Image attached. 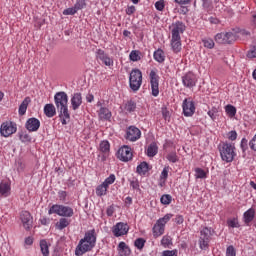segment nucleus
Returning <instances> with one entry per match:
<instances>
[{
	"label": "nucleus",
	"mask_w": 256,
	"mask_h": 256,
	"mask_svg": "<svg viewBox=\"0 0 256 256\" xmlns=\"http://www.w3.org/2000/svg\"><path fill=\"white\" fill-rule=\"evenodd\" d=\"M55 105L59 113L62 125H67L71 121V114H69V96L65 92H57L54 96Z\"/></svg>",
	"instance_id": "obj_1"
},
{
	"label": "nucleus",
	"mask_w": 256,
	"mask_h": 256,
	"mask_svg": "<svg viewBox=\"0 0 256 256\" xmlns=\"http://www.w3.org/2000/svg\"><path fill=\"white\" fill-rule=\"evenodd\" d=\"M97 243V234H95V229L89 230L85 233L84 238H82L75 250L76 256L85 255L89 251H93Z\"/></svg>",
	"instance_id": "obj_2"
},
{
	"label": "nucleus",
	"mask_w": 256,
	"mask_h": 256,
	"mask_svg": "<svg viewBox=\"0 0 256 256\" xmlns=\"http://www.w3.org/2000/svg\"><path fill=\"white\" fill-rule=\"evenodd\" d=\"M219 151L222 161H225L226 163H232L233 159H235V156L237 155L235 153V144L227 142L222 144Z\"/></svg>",
	"instance_id": "obj_3"
},
{
	"label": "nucleus",
	"mask_w": 256,
	"mask_h": 256,
	"mask_svg": "<svg viewBox=\"0 0 256 256\" xmlns=\"http://www.w3.org/2000/svg\"><path fill=\"white\" fill-rule=\"evenodd\" d=\"M59 215V217H73V208L65 205L54 204L48 210V215Z\"/></svg>",
	"instance_id": "obj_4"
},
{
	"label": "nucleus",
	"mask_w": 256,
	"mask_h": 256,
	"mask_svg": "<svg viewBox=\"0 0 256 256\" xmlns=\"http://www.w3.org/2000/svg\"><path fill=\"white\" fill-rule=\"evenodd\" d=\"M130 89L139 91L143 83V73L139 69H133L129 76Z\"/></svg>",
	"instance_id": "obj_5"
},
{
	"label": "nucleus",
	"mask_w": 256,
	"mask_h": 256,
	"mask_svg": "<svg viewBox=\"0 0 256 256\" xmlns=\"http://www.w3.org/2000/svg\"><path fill=\"white\" fill-rule=\"evenodd\" d=\"M216 43L220 45H231L237 41V35L233 32L218 33L214 37Z\"/></svg>",
	"instance_id": "obj_6"
},
{
	"label": "nucleus",
	"mask_w": 256,
	"mask_h": 256,
	"mask_svg": "<svg viewBox=\"0 0 256 256\" xmlns=\"http://www.w3.org/2000/svg\"><path fill=\"white\" fill-rule=\"evenodd\" d=\"M0 133L2 137H11L13 133H17V124L11 121H6L1 124Z\"/></svg>",
	"instance_id": "obj_7"
},
{
	"label": "nucleus",
	"mask_w": 256,
	"mask_h": 256,
	"mask_svg": "<svg viewBox=\"0 0 256 256\" xmlns=\"http://www.w3.org/2000/svg\"><path fill=\"white\" fill-rule=\"evenodd\" d=\"M117 158L124 163L131 161V159H133V152L131 151V147L124 145L119 148L117 152Z\"/></svg>",
	"instance_id": "obj_8"
},
{
	"label": "nucleus",
	"mask_w": 256,
	"mask_h": 256,
	"mask_svg": "<svg viewBox=\"0 0 256 256\" xmlns=\"http://www.w3.org/2000/svg\"><path fill=\"white\" fill-rule=\"evenodd\" d=\"M170 29H172V37H174V39H177L181 38V34L185 33V29H187V27L185 26V23L181 21H176L172 23Z\"/></svg>",
	"instance_id": "obj_9"
},
{
	"label": "nucleus",
	"mask_w": 256,
	"mask_h": 256,
	"mask_svg": "<svg viewBox=\"0 0 256 256\" xmlns=\"http://www.w3.org/2000/svg\"><path fill=\"white\" fill-rule=\"evenodd\" d=\"M182 109L185 117H193V115H195V102L191 99H184Z\"/></svg>",
	"instance_id": "obj_10"
},
{
	"label": "nucleus",
	"mask_w": 256,
	"mask_h": 256,
	"mask_svg": "<svg viewBox=\"0 0 256 256\" xmlns=\"http://www.w3.org/2000/svg\"><path fill=\"white\" fill-rule=\"evenodd\" d=\"M20 219L26 231H31V229H33V216H31L29 211H22L20 214Z\"/></svg>",
	"instance_id": "obj_11"
},
{
	"label": "nucleus",
	"mask_w": 256,
	"mask_h": 256,
	"mask_svg": "<svg viewBox=\"0 0 256 256\" xmlns=\"http://www.w3.org/2000/svg\"><path fill=\"white\" fill-rule=\"evenodd\" d=\"M182 83L187 89H193L197 85V76L193 72H188L182 77Z\"/></svg>",
	"instance_id": "obj_12"
},
{
	"label": "nucleus",
	"mask_w": 256,
	"mask_h": 256,
	"mask_svg": "<svg viewBox=\"0 0 256 256\" xmlns=\"http://www.w3.org/2000/svg\"><path fill=\"white\" fill-rule=\"evenodd\" d=\"M150 83L152 89L153 97H157L159 95V75L155 70H151L150 72Z\"/></svg>",
	"instance_id": "obj_13"
},
{
	"label": "nucleus",
	"mask_w": 256,
	"mask_h": 256,
	"mask_svg": "<svg viewBox=\"0 0 256 256\" xmlns=\"http://www.w3.org/2000/svg\"><path fill=\"white\" fill-rule=\"evenodd\" d=\"M125 139L127 141H138V139H141V130L135 126H130L126 131Z\"/></svg>",
	"instance_id": "obj_14"
},
{
	"label": "nucleus",
	"mask_w": 256,
	"mask_h": 256,
	"mask_svg": "<svg viewBox=\"0 0 256 256\" xmlns=\"http://www.w3.org/2000/svg\"><path fill=\"white\" fill-rule=\"evenodd\" d=\"M211 239V229L205 227L200 232V248L205 249L209 245V241Z\"/></svg>",
	"instance_id": "obj_15"
},
{
	"label": "nucleus",
	"mask_w": 256,
	"mask_h": 256,
	"mask_svg": "<svg viewBox=\"0 0 256 256\" xmlns=\"http://www.w3.org/2000/svg\"><path fill=\"white\" fill-rule=\"evenodd\" d=\"M112 233L115 237H123V235L129 233V225L119 222L113 227Z\"/></svg>",
	"instance_id": "obj_16"
},
{
	"label": "nucleus",
	"mask_w": 256,
	"mask_h": 256,
	"mask_svg": "<svg viewBox=\"0 0 256 256\" xmlns=\"http://www.w3.org/2000/svg\"><path fill=\"white\" fill-rule=\"evenodd\" d=\"M96 59L102 61L106 67H111V65H113V59H111L103 49H98L96 51Z\"/></svg>",
	"instance_id": "obj_17"
},
{
	"label": "nucleus",
	"mask_w": 256,
	"mask_h": 256,
	"mask_svg": "<svg viewBox=\"0 0 256 256\" xmlns=\"http://www.w3.org/2000/svg\"><path fill=\"white\" fill-rule=\"evenodd\" d=\"M39 127H41V121H39V119H37V118H34V117L33 118H29L26 121L25 128L30 133H33L35 131H39Z\"/></svg>",
	"instance_id": "obj_18"
},
{
	"label": "nucleus",
	"mask_w": 256,
	"mask_h": 256,
	"mask_svg": "<svg viewBox=\"0 0 256 256\" xmlns=\"http://www.w3.org/2000/svg\"><path fill=\"white\" fill-rule=\"evenodd\" d=\"M83 104V97L81 96V93H75L71 98V105L73 111H77L79 107Z\"/></svg>",
	"instance_id": "obj_19"
},
{
	"label": "nucleus",
	"mask_w": 256,
	"mask_h": 256,
	"mask_svg": "<svg viewBox=\"0 0 256 256\" xmlns=\"http://www.w3.org/2000/svg\"><path fill=\"white\" fill-rule=\"evenodd\" d=\"M0 195L1 197H9L11 195V184L7 181L0 183Z\"/></svg>",
	"instance_id": "obj_20"
},
{
	"label": "nucleus",
	"mask_w": 256,
	"mask_h": 256,
	"mask_svg": "<svg viewBox=\"0 0 256 256\" xmlns=\"http://www.w3.org/2000/svg\"><path fill=\"white\" fill-rule=\"evenodd\" d=\"M118 253L120 256H129L131 255V248H129V246H127V244L125 242H120L118 244Z\"/></svg>",
	"instance_id": "obj_21"
},
{
	"label": "nucleus",
	"mask_w": 256,
	"mask_h": 256,
	"mask_svg": "<svg viewBox=\"0 0 256 256\" xmlns=\"http://www.w3.org/2000/svg\"><path fill=\"white\" fill-rule=\"evenodd\" d=\"M31 103V97L27 96L22 103L19 106L18 113L19 115L23 116L27 113V108L29 107V104Z\"/></svg>",
	"instance_id": "obj_22"
},
{
	"label": "nucleus",
	"mask_w": 256,
	"mask_h": 256,
	"mask_svg": "<svg viewBox=\"0 0 256 256\" xmlns=\"http://www.w3.org/2000/svg\"><path fill=\"white\" fill-rule=\"evenodd\" d=\"M44 113L46 115V117H55V115H57V109L55 108V105L53 104H46L44 106Z\"/></svg>",
	"instance_id": "obj_23"
},
{
	"label": "nucleus",
	"mask_w": 256,
	"mask_h": 256,
	"mask_svg": "<svg viewBox=\"0 0 256 256\" xmlns=\"http://www.w3.org/2000/svg\"><path fill=\"white\" fill-rule=\"evenodd\" d=\"M255 219V209L250 208L244 213V223L249 225Z\"/></svg>",
	"instance_id": "obj_24"
},
{
	"label": "nucleus",
	"mask_w": 256,
	"mask_h": 256,
	"mask_svg": "<svg viewBox=\"0 0 256 256\" xmlns=\"http://www.w3.org/2000/svg\"><path fill=\"white\" fill-rule=\"evenodd\" d=\"M69 225H71V221L65 217H62L56 223V229H58L59 231H63V229L69 227Z\"/></svg>",
	"instance_id": "obj_25"
},
{
	"label": "nucleus",
	"mask_w": 256,
	"mask_h": 256,
	"mask_svg": "<svg viewBox=\"0 0 256 256\" xmlns=\"http://www.w3.org/2000/svg\"><path fill=\"white\" fill-rule=\"evenodd\" d=\"M171 47L174 53H179L181 51V38L172 37Z\"/></svg>",
	"instance_id": "obj_26"
},
{
	"label": "nucleus",
	"mask_w": 256,
	"mask_h": 256,
	"mask_svg": "<svg viewBox=\"0 0 256 256\" xmlns=\"http://www.w3.org/2000/svg\"><path fill=\"white\" fill-rule=\"evenodd\" d=\"M159 151V147L157 146V143L152 142L147 149V155L148 157H155Z\"/></svg>",
	"instance_id": "obj_27"
},
{
	"label": "nucleus",
	"mask_w": 256,
	"mask_h": 256,
	"mask_svg": "<svg viewBox=\"0 0 256 256\" xmlns=\"http://www.w3.org/2000/svg\"><path fill=\"white\" fill-rule=\"evenodd\" d=\"M152 231H153V235H154L155 239H157V237H161V235H163V233H165V228L162 227L158 222H156Z\"/></svg>",
	"instance_id": "obj_28"
},
{
	"label": "nucleus",
	"mask_w": 256,
	"mask_h": 256,
	"mask_svg": "<svg viewBox=\"0 0 256 256\" xmlns=\"http://www.w3.org/2000/svg\"><path fill=\"white\" fill-rule=\"evenodd\" d=\"M136 171L139 175H145L149 172V164L147 162L140 163L137 166Z\"/></svg>",
	"instance_id": "obj_29"
},
{
	"label": "nucleus",
	"mask_w": 256,
	"mask_h": 256,
	"mask_svg": "<svg viewBox=\"0 0 256 256\" xmlns=\"http://www.w3.org/2000/svg\"><path fill=\"white\" fill-rule=\"evenodd\" d=\"M99 118L104 119L105 121H109V119H111V111L105 107L100 108Z\"/></svg>",
	"instance_id": "obj_30"
},
{
	"label": "nucleus",
	"mask_w": 256,
	"mask_h": 256,
	"mask_svg": "<svg viewBox=\"0 0 256 256\" xmlns=\"http://www.w3.org/2000/svg\"><path fill=\"white\" fill-rule=\"evenodd\" d=\"M107 189H109V187L104 183L98 185L96 188V195L98 197H103V195H107Z\"/></svg>",
	"instance_id": "obj_31"
},
{
	"label": "nucleus",
	"mask_w": 256,
	"mask_h": 256,
	"mask_svg": "<svg viewBox=\"0 0 256 256\" xmlns=\"http://www.w3.org/2000/svg\"><path fill=\"white\" fill-rule=\"evenodd\" d=\"M154 59L158 63H163L165 61V52L162 49H158L154 52Z\"/></svg>",
	"instance_id": "obj_32"
},
{
	"label": "nucleus",
	"mask_w": 256,
	"mask_h": 256,
	"mask_svg": "<svg viewBox=\"0 0 256 256\" xmlns=\"http://www.w3.org/2000/svg\"><path fill=\"white\" fill-rule=\"evenodd\" d=\"M171 217H173V214H166L164 217L158 219L156 223L165 229V225L171 221Z\"/></svg>",
	"instance_id": "obj_33"
},
{
	"label": "nucleus",
	"mask_w": 256,
	"mask_h": 256,
	"mask_svg": "<svg viewBox=\"0 0 256 256\" xmlns=\"http://www.w3.org/2000/svg\"><path fill=\"white\" fill-rule=\"evenodd\" d=\"M40 248L43 256H49V245L47 244V240L40 241Z\"/></svg>",
	"instance_id": "obj_34"
},
{
	"label": "nucleus",
	"mask_w": 256,
	"mask_h": 256,
	"mask_svg": "<svg viewBox=\"0 0 256 256\" xmlns=\"http://www.w3.org/2000/svg\"><path fill=\"white\" fill-rule=\"evenodd\" d=\"M161 245L164 246L165 249H169V247L173 245V239L171 238V236H163L161 240Z\"/></svg>",
	"instance_id": "obj_35"
},
{
	"label": "nucleus",
	"mask_w": 256,
	"mask_h": 256,
	"mask_svg": "<svg viewBox=\"0 0 256 256\" xmlns=\"http://www.w3.org/2000/svg\"><path fill=\"white\" fill-rule=\"evenodd\" d=\"M225 111L227 113V115H229V117H235V115H237V108H235V106L228 104L225 107Z\"/></svg>",
	"instance_id": "obj_36"
},
{
	"label": "nucleus",
	"mask_w": 256,
	"mask_h": 256,
	"mask_svg": "<svg viewBox=\"0 0 256 256\" xmlns=\"http://www.w3.org/2000/svg\"><path fill=\"white\" fill-rule=\"evenodd\" d=\"M136 109L137 104L133 100L128 101L125 105V111H128V113H133Z\"/></svg>",
	"instance_id": "obj_37"
},
{
	"label": "nucleus",
	"mask_w": 256,
	"mask_h": 256,
	"mask_svg": "<svg viewBox=\"0 0 256 256\" xmlns=\"http://www.w3.org/2000/svg\"><path fill=\"white\" fill-rule=\"evenodd\" d=\"M202 43L206 49H213L215 47V41L211 38L202 39Z\"/></svg>",
	"instance_id": "obj_38"
},
{
	"label": "nucleus",
	"mask_w": 256,
	"mask_h": 256,
	"mask_svg": "<svg viewBox=\"0 0 256 256\" xmlns=\"http://www.w3.org/2000/svg\"><path fill=\"white\" fill-rule=\"evenodd\" d=\"M228 227H231L232 229H239L241 225H239V220L237 218H232L227 220Z\"/></svg>",
	"instance_id": "obj_39"
},
{
	"label": "nucleus",
	"mask_w": 256,
	"mask_h": 256,
	"mask_svg": "<svg viewBox=\"0 0 256 256\" xmlns=\"http://www.w3.org/2000/svg\"><path fill=\"white\" fill-rule=\"evenodd\" d=\"M195 177L196 179H206L207 178V173L205 172V170L201 169V168H196L195 169Z\"/></svg>",
	"instance_id": "obj_40"
},
{
	"label": "nucleus",
	"mask_w": 256,
	"mask_h": 256,
	"mask_svg": "<svg viewBox=\"0 0 256 256\" xmlns=\"http://www.w3.org/2000/svg\"><path fill=\"white\" fill-rule=\"evenodd\" d=\"M172 200H173V197H171V195H169V194H164L160 198L162 205H170Z\"/></svg>",
	"instance_id": "obj_41"
},
{
	"label": "nucleus",
	"mask_w": 256,
	"mask_h": 256,
	"mask_svg": "<svg viewBox=\"0 0 256 256\" xmlns=\"http://www.w3.org/2000/svg\"><path fill=\"white\" fill-rule=\"evenodd\" d=\"M219 113V108L217 107H212L209 111H208V115L209 117L212 119V121H215V119H217V114Z\"/></svg>",
	"instance_id": "obj_42"
},
{
	"label": "nucleus",
	"mask_w": 256,
	"mask_h": 256,
	"mask_svg": "<svg viewBox=\"0 0 256 256\" xmlns=\"http://www.w3.org/2000/svg\"><path fill=\"white\" fill-rule=\"evenodd\" d=\"M110 144L109 141H102L100 143V151H102V153H107L110 149Z\"/></svg>",
	"instance_id": "obj_43"
},
{
	"label": "nucleus",
	"mask_w": 256,
	"mask_h": 256,
	"mask_svg": "<svg viewBox=\"0 0 256 256\" xmlns=\"http://www.w3.org/2000/svg\"><path fill=\"white\" fill-rule=\"evenodd\" d=\"M145 242H146L145 239L138 238L135 240L134 245L141 251V249H143V247H145Z\"/></svg>",
	"instance_id": "obj_44"
},
{
	"label": "nucleus",
	"mask_w": 256,
	"mask_h": 256,
	"mask_svg": "<svg viewBox=\"0 0 256 256\" xmlns=\"http://www.w3.org/2000/svg\"><path fill=\"white\" fill-rule=\"evenodd\" d=\"M19 139L22 143H31V137L27 133H21Z\"/></svg>",
	"instance_id": "obj_45"
},
{
	"label": "nucleus",
	"mask_w": 256,
	"mask_h": 256,
	"mask_svg": "<svg viewBox=\"0 0 256 256\" xmlns=\"http://www.w3.org/2000/svg\"><path fill=\"white\" fill-rule=\"evenodd\" d=\"M166 158L170 161V163H177L179 161V158L177 157V153L171 152L166 156Z\"/></svg>",
	"instance_id": "obj_46"
},
{
	"label": "nucleus",
	"mask_w": 256,
	"mask_h": 256,
	"mask_svg": "<svg viewBox=\"0 0 256 256\" xmlns=\"http://www.w3.org/2000/svg\"><path fill=\"white\" fill-rule=\"evenodd\" d=\"M130 61H141V56H139V52L133 50L130 55Z\"/></svg>",
	"instance_id": "obj_47"
},
{
	"label": "nucleus",
	"mask_w": 256,
	"mask_h": 256,
	"mask_svg": "<svg viewBox=\"0 0 256 256\" xmlns=\"http://www.w3.org/2000/svg\"><path fill=\"white\" fill-rule=\"evenodd\" d=\"M248 59H255L256 58V45L250 48V51L247 52Z\"/></svg>",
	"instance_id": "obj_48"
},
{
	"label": "nucleus",
	"mask_w": 256,
	"mask_h": 256,
	"mask_svg": "<svg viewBox=\"0 0 256 256\" xmlns=\"http://www.w3.org/2000/svg\"><path fill=\"white\" fill-rule=\"evenodd\" d=\"M85 0H77V2L74 5V8L76 11H81V9H83V7H85Z\"/></svg>",
	"instance_id": "obj_49"
},
{
	"label": "nucleus",
	"mask_w": 256,
	"mask_h": 256,
	"mask_svg": "<svg viewBox=\"0 0 256 256\" xmlns=\"http://www.w3.org/2000/svg\"><path fill=\"white\" fill-rule=\"evenodd\" d=\"M115 183V176L114 174H111L108 178L105 179L103 182L104 185L108 186L113 185Z\"/></svg>",
	"instance_id": "obj_50"
},
{
	"label": "nucleus",
	"mask_w": 256,
	"mask_h": 256,
	"mask_svg": "<svg viewBox=\"0 0 256 256\" xmlns=\"http://www.w3.org/2000/svg\"><path fill=\"white\" fill-rule=\"evenodd\" d=\"M155 8L157 11H163L165 9V0H159L155 3Z\"/></svg>",
	"instance_id": "obj_51"
},
{
	"label": "nucleus",
	"mask_w": 256,
	"mask_h": 256,
	"mask_svg": "<svg viewBox=\"0 0 256 256\" xmlns=\"http://www.w3.org/2000/svg\"><path fill=\"white\" fill-rule=\"evenodd\" d=\"M167 177H169V167H164V169L161 172L160 179L167 180Z\"/></svg>",
	"instance_id": "obj_52"
},
{
	"label": "nucleus",
	"mask_w": 256,
	"mask_h": 256,
	"mask_svg": "<svg viewBox=\"0 0 256 256\" xmlns=\"http://www.w3.org/2000/svg\"><path fill=\"white\" fill-rule=\"evenodd\" d=\"M162 256H177V250H165L162 252Z\"/></svg>",
	"instance_id": "obj_53"
},
{
	"label": "nucleus",
	"mask_w": 256,
	"mask_h": 256,
	"mask_svg": "<svg viewBox=\"0 0 256 256\" xmlns=\"http://www.w3.org/2000/svg\"><path fill=\"white\" fill-rule=\"evenodd\" d=\"M240 147H241L243 153H245L246 149L249 148V146H248V141L246 140V138H243V139L241 140Z\"/></svg>",
	"instance_id": "obj_54"
},
{
	"label": "nucleus",
	"mask_w": 256,
	"mask_h": 256,
	"mask_svg": "<svg viewBox=\"0 0 256 256\" xmlns=\"http://www.w3.org/2000/svg\"><path fill=\"white\" fill-rule=\"evenodd\" d=\"M227 256H236L237 253L235 252V248L233 246H229L226 250Z\"/></svg>",
	"instance_id": "obj_55"
},
{
	"label": "nucleus",
	"mask_w": 256,
	"mask_h": 256,
	"mask_svg": "<svg viewBox=\"0 0 256 256\" xmlns=\"http://www.w3.org/2000/svg\"><path fill=\"white\" fill-rule=\"evenodd\" d=\"M75 13H77V10L75 9V7L68 8L63 11V15H75Z\"/></svg>",
	"instance_id": "obj_56"
},
{
	"label": "nucleus",
	"mask_w": 256,
	"mask_h": 256,
	"mask_svg": "<svg viewBox=\"0 0 256 256\" xmlns=\"http://www.w3.org/2000/svg\"><path fill=\"white\" fill-rule=\"evenodd\" d=\"M228 139L230 141H235L237 139V131L232 130L228 133Z\"/></svg>",
	"instance_id": "obj_57"
},
{
	"label": "nucleus",
	"mask_w": 256,
	"mask_h": 256,
	"mask_svg": "<svg viewBox=\"0 0 256 256\" xmlns=\"http://www.w3.org/2000/svg\"><path fill=\"white\" fill-rule=\"evenodd\" d=\"M130 187H132V189H139V180L138 179L132 180L130 182Z\"/></svg>",
	"instance_id": "obj_58"
},
{
	"label": "nucleus",
	"mask_w": 256,
	"mask_h": 256,
	"mask_svg": "<svg viewBox=\"0 0 256 256\" xmlns=\"http://www.w3.org/2000/svg\"><path fill=\"white\" fill-rule=\"evenodd\" d=\"M162 116L164 117L165 121H167V119H170V113L169 110H167V108L162 109Z\"/></svg>",
	"instance_id": "obj_59"
},
{
	"label": "nucleus",
	"mask_w": 256,
	"mask_h": 256,
	"mask_svg": "<svg viewBox=\"0 0 256 256\" xmlns=\"http://www.w3.org/2000/svg\"><path fill=\"white\" fill-rule=\"evenodd\" d=\"M115 213V208L113 206H109L106 210V214L108 217H113V214Z\"/></svg>",
	"instance_id": "obj_60"
},
{
	"label": "nucleus",
	"mask_w": 256,
	"mask_h": 256,
	"mask_svg": "<svg viewBox=\"0 0 256 256\" xmlns=\"http://www.w3.org/2000/svg\"><path fill=\"white\" fill-rule=\"evenodd\" d=\"M58 197L61 201H65L67 199V192L65 191L58 192Z\"/></svg>",
	"instance_id": "obj_61"
},
{
	"label": "nucleus",
	"mask_w": 256,
	"mask_h": 256,
	"mask_svg": "<svg viewBox=\"0 0 256 256\" xmlns=\"http://www.w3.org/2000/svg\"><path fill=\"white\" fill-rule=\"evenodd\" d=\"M135 11H136L135 6H130L126 9V14L133 15V13H135Z\"/></svg>",
	"instance_id": "obj_62"
},
{
	"label": "nucleus",
	"mask_w": 256,
	"mask_h": 256,
	"mask_svg": "<svg viewBox=\"0 0 256 256\" xmlns=\"http://www.w3.org/2000/svg\"><path fill=\"white\" fill-rule=\"evenodd\" d=\"M183 221H185V220L183 219L182 215L176 216L175 223H177V225H182Z\"/></svg>",
	"instance_id": "obj_63"
},
{
	"label": "nucleus",
	"mask_w": 256,
	"mask_h": 256,
	"mask_svg": "<svg viewBox=\"0 0 256 256\" xmlns=\"http://www.w3.org/2000/svg\"><path fill=\"white\" fill-rule=\"evenodd\" d=\"M251 24L256 27V12L252 13Z\"/></svg>",
	"instance_id": "obj_64"
}]
</instances>
